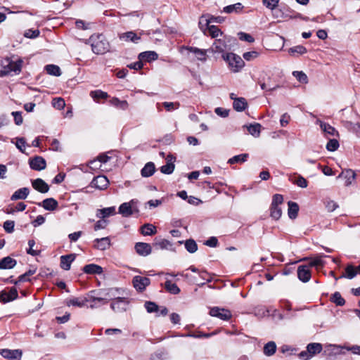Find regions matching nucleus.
<instances>
[{"instance_id":"nucleus-1","label":"nucleus","mask_w":360,"mask_h":360,"mask_svg":"<svg viewBox=\"0 0 360 360\" xmlns=\"http://www.w3.org/2000/svg\"><path fill=\"white\" fill-rule=\"evenodd\" d=\"M92 51L97 55L104 54L110 50V44L102 34H94L89 39Z\"/></svg>"},{"instance_id":"nucleus-2","label":"nucleus","mask_w":360,"mask_h":360,"mask_svg":"<svg viewBox=\"0 0 360 360\" xmlns=\"http://www.w3.org/2000/svg\"><path fill=\"white\" fill-rule=\"evenodd\" d=\"M22 64L23 60L21 58H18L16 60H13L11 58H5L1 63L2 69L0 70V76H6L12 72L15 75L20 74Z\"/></svg>"},{"instance_id":"nucleus-3","label":"nucleus","mask_w":360,"mask_h":360,"mask_svg":"<svg viewBox=\"0 0 360 360\" xmlns=\"http://www.w3.org/2000/svg\"><path fill=\"white\" fill-rule=\"evenodd\" d=\"M222 58L228 63L233 72H239L245 65V62L240 56L233 53H226L222 55Z\"/></svg>"},{"instance_id":"nucleus-4","label":"nucleus","mask_w":360,"mask_h":360,"mask_svg":"<svg viewBox=\"0 0 360 360\" xmlns=\"http://www.w3.org/2000/svg\"><path fill=\"white\" fill-rule=\"evenodd\" d=\"M323 346L321 343L312 342L307 346V349L299 353L298 356L303 360H309L314 355L321 352Z\"/></svg>"},{"instance_id":"nucleus-5","label":"nucleus","mask_w":360,"mask_h":360,"mask_svg":"<svg viewBox=\"0 0 360 360\" xmlns=\"http://www.w3.org/2000/svg\"><path fill=\"white\" fill-rule=\"evenodd\" d=\"M132 284L137 292H143L150 285V279L145 276H135L132 278Z\"/></svg>"},{"instance_id":"nucleus-6","label":"nucleus","mask_w":360,"mask_h":360,"mask_svg":"<svg viewBox=\"0 0 360 360\" xmlns=\"http://www.w3.org/2000/svg\"><path fill=\"white\" fill-rule=\"evenodd\" d=\"M129 303L127 298L118 297L112 300L110 307L115 312H123L127 310Z\"/></svg>"},{"instance_id":"nucleus-7","label":"nucleus","mask_w":360,"mask_h":360,"mask_svg":"<svg viewBox=\"0 0 360 360\" xmlns=\"http://www.w3.org/2000/svg\"><path fill=\"white\" fill-rule=\"evenodd\" d=\"M18 297V292L15 287L10 288L7 292L6 290L0 291V302L6 304L16 300Z\"/></svg>"},{"instance_id":"nucleus-8","label":"nucleus","mask_w":360,"mask_h":360,"mask_svg":"<svg viewBox=\"0 0 360 360\" xmlns=\"http://www.w3.org/2000/svg\"><path fill=\"white\" fill-rule=\"evenodd\" d=\"M210 314L212 316L217 317L223 321H228L232 316L230 310L218 307H212L210 311Z\"/></svg>"},{"instance_id":"nucleus-9","label":"nucleus","mask_w":360,"mask_h":360,"mask_svg":"<svg viewBox=\"0 0 360 360\" xmlns=\"http://www.w3.org/2000/svg\"><path fill=\"white\" fill-rule=\"evenodd\" d=\"M227 44L224 39H215L212 46L207 49L209 53L226 54L224 52L227 49Z\"/></svg>"},{"instance_id":"nucleus-10","label":"nucleus","mask_w":360,"mask_h":360,"mask_svg":"<svg viewBox=\"0 0 360 360\" xmlns=\"http://www.w3.org/2000/svg\"><path fill=\"white\" fill-rule=\"evenodd\" d=\"M108 184L109 181L105 176L98 175L92 179L90 186L98 190H105L108 188Z\"/></svg>"},{"instance_id":"nucleus-11","label":"nucleus","mask_w":360,"mask_h":360,"mask_svg":"<svg viewBox=\"0 0 360 360\" xmlns=\"http://www.w3.org/2000/svg\"><path fill=\"white\" fill-rule=\"evenodd\" d=\"M323 257H329V256L321 254L313 258L304 257L302 260H308L309 262L307 265L309 266V268L315 267L316 269H319L323 268L325 265V262L322 259Z\"/></svg>"},{"instance_id":"nucleus-12","label":"nucleus","mask_w":360,"mask_h":360,"mask_svg":"<svg viewBox=\"0 0 360 360\" xmlns=\"http://www.w3.org/2000/svg\"><path fill=\"white\" fill-rule=\"evenodd\" d=\"M0 354L9 360H21L22 352L20 349H0Z\"/></svg>"},{"instance_id":"nucleus-13","label":"nucleus","mask_w":360,"mask_h":360,"mask_svg":"<svg viewBox=\"0 0 360 360\" xmlns=\"http://www.w3.org/2000/svg\"><path fill=\"white\" fill-rule=\"evenodd\" d=\"M297 273L298 279L303 283L308 282L311 278L310 268L306 264L300 265L297 268Z\"/></svg>"},{"instance_id":"nucleus-14","label":"nucleus","mask_w":360,"mask_h":360,"mask_svg":"<svg viewBox=\"0 0 360 360\" xmlns=\"http://www.w3.org/2000/svg\"><path fill=\"white\" fill-rule=\"evenodd\" d=\"M29 165L32 169L41 171L46 167V162L44 158L41 156H35L29 160Z\"/></svg>"},{"instance_id":"nucleus-15","label":"nucleus","mask_w":360,"mask_h":360,"mask_svg":"<svg viewBox=\"0 0 360 360\" xmlns=\"http://www.w3.org/2000/svg\"><path fill=\"white\" fill-rule=\"evenodd\" d=\"M75 258L76 255L73 253L60 256V268L65 271L70 270L71 267V264L75 261Z\"/></svg>"},{"instance_id":"nucleus-16","label":"nucleus","mask_w":360,"mask_h":360,"mask_svg":"<svg viewBox=\"0 0 360 360\" xmlns=\"http://www.w3.org/2000/svg\"><path fill=\"white\" fill-rule=\"evenodd\" d=\"M134 249L136 253L141 256L146 257L152 252V248L149 243L139 242L135 244Z\"/></svg>"},{"instance_id":"nucleus-17","label":"nucleus","mask_w":360,"mask_h":360,"mask_svg":"<svg viewBox=\"0 0 360 360\" xmlns=\"http://www.w3.org/2000/svg\"><path fill=\"white\" fill-rule=\"evenodd\" d=\"M37 205L42 207L46 210L54 211L58 208V202L56 199L53 198H46L41 202H38Z\"/></svg>"},{"instance_id":"nucleus-18","label":"nucleus","mask_w":360,"mask_h":360,"mask_svg":"<svg viewBox=\"0 0 360 360\" xmlns=\"http://www.w3.org/2000/svg\"><path fill=\"white\" fill-rule=\"evenodd\" d=\"M94 248L100 250H105L108 249L111 245L110 239L109 237L96 238L94 240Z\"/></svg>"},{"instance_id":"nucleus-19","label":"nucleus","mask_w":360,"mask_h":360,"mask_svg":"<svg viewBox=\"0 0 360 360\" xmlns=\"http://www.w3.org/2000/svg\"><path fill=\"white\" fill-rule=\"evenodd\" d=\"M316 124H319L321 130L325 133L326 135L336 136H338V131L328 123L324 122L320 120H316Z\"/></svg>"},{"instance_id":"nucleus-20","label":"nucleus","mask_w":360,"mask_h":360,"mask_svg":"<svg viewBox=\"0 0 360 360\" xmlns=\"http://www.w3.org/2000/svg\"><path fill=\"white\" fill-rule=\"evenodd\" d=\"M32 187L41 193H46L49 190V186L41 179L38 178L32 181Z\"/></svg>"},{"instance_id":"nucleus-21","label":"nucleus","mask_w":360,"mask_h":360,"mask_svg":"<svg viewBox=\"0 0 360 360\" xmlns=\"http://www.w3.org/2000/svg\"><path fill=\"white\" fill-rule=\"evenodd\" d=\"M82 271H84V273H85L86 274H91V275H93V274L100 275L103 272L102 266L95 264H89L85 265L83 267Z\"/></svg>"},{"instance_id":"nucleus-22","label":"nucleus","mask_w":360,"mask_h":360,"mask_svg":"<svg viewBox=\"0 0 360 360\" xmlns=\"http://www.w3.org/2000/svg\"><path fill=\"white\" fill-rule=\"evenodd\" d=\"M17 264V261L9 257H5L0 260V269H11Z\"/></svg>"},{"instance_id":"nucleus-23","label":"nucleus","mask_w":360,"mask_h":360,"mask_svg":"<svg viewBox=\"0 0 360 360\" xmlns=\"http://www.w3.org/2000/svg\"><path fill=\"white\" fill-rule=\"evenodd\" d=\"M158 58V53L155 51H151L141 52L138 56L139 60H140L141 62H151L157 60Z\"/></svg>"},{"instance_id":"nucleus-24","label":"nucleus","mask_w":360,"mask_h":360,"mask_svg":"<svg viewBox=\"0 0 360 360\" xmlns=\"http://www.w3.org/2000/svg\"><path fill=\"white\" fill-rule=\"evenodd\" d=\"M357 274V267H355L352 264H348L345 268V274L341 275L339 278H335V281L342 278L352 279L356 276Z\"/></svg>"},{"instance_id":"nucleus-25","label":"nucleus","mask_w":360,"mask_h":360,"mask_svg":"<svg viewBox=\"0 0 360 360\" xmlns=\"http://www.w3.org/2000/svg\"><path fill=\"white\" fill-rule=\"evenodd\" d=\"M29 193L30 190L27 187L19 188L11 195V200L13 201L17 200H25L29 195Z\"/></svg>"},{"instance_id":"nucleus-26","label":"nucleus","mask_w":360,"mask_h":360,"mask_svg":"<svg viewBox=\"0 0 360 360\" xmlns=\"http://www.w3.org/2000/svg\"><path fill=\"white\" fill-rule=\"evenodd\" d=\"M120 39L125 41H131L136 44L141 40V37L138 36L134 32L129 31L120 34Z\"/></svg>"},{"instance_id":"nucleus-27","label":"nucleus","mask_w":360,"mask_h":360,"mask_svg":"<svg viewBox=\"0 0 360 360\" xmlns=\"http://www.w3.org/2000/svg\"><path fill=\"white\" fill-rule=\"evenodd\" d=\"M133 202V200L129 202H124L120 205L119 207V213L121 214L124 217H129L132 215L133 210L131 207V203Z\"/></svg>"},{"instance_id":"nucleus-28","label":"nucleus","mask_w":360,"mask_h":360,"mask_svg":"<svg viewBox=\"0 0 360 360\" xmlns=\"http://www.w3.org/2000/svg\"><path fill=\"white\" fill-rule=\"evenodd\" d=\"M186 49L190 52L193 53L199 60H206V54L208 52L207 49H200L197 47L192 46H187Z\"/></svg>"},{"instance_id":"nucleus-29","label":"nucleus","mask_w":360,"mask_h":360,"mask_svg":"<svg viewBox=\"0 0 360 360\" xmlns=\"http://www.w3.org/2000/svg\"><path fill=\"white\" fill-rule=\"evenodd\" d=\"M109 103L114 107L125 110L129 108V103L126 100L121 101L117 97H112Z\"/></svg>"},{"instance_id":"nucleus-30","label":"nucleus","mask_w":360,"mask_h":360,"mask_svg":"<svg viewBox=\"0 0 360 360\" xmlns=\"http://www.w3.org/2000/svg\"><path fill=\"white\" fill-rule=\"evenodd\" d=\"M288 214L290 219H295L297 218L299 212V205L297 202L289 201L288 202Z\"/></svg>"},{"instance_id":"nucleus-31","label":"nucleus","mask_w":360,"mask_h":360,"mask_svg":"<svg viewBox=\"0 0 360 360\" xmlns=\"http://www.w3.org/2000/svg\"><path fill=\"white\" fill-rule=\"evenodd\" d=\"M233 109L237 112H242L248 107V103L245 98H236L233 103Z\"/></svg>"},{"instance_id":"nucleus-32","label":"nucleus","mask_w":360,"mask_h":360,"mask_svg":"<svg viewBox=\"0 0 360 360\" xmlns=\"http://www.w3.org/2000/svg\"><path fill=\"white\" fill-rule=\"evenodd\" d=\"M155 172V164L149 162L145 165L141 171V174L143 177H150Z\"/></svg>"},{"instance_id":"nucleus-33","label":"nucleus","mask_w":360,"mask_h":360,"mask_svg":"<svg viewBox=\"0 0 360 360\" xmlns=\"http://www.w3.org/2000/svg\"><path fill=\"white\" fill-rule=\"evenodd\" d=\"M89 301L88 299H81L79 297H74L70 300H66L65 304L67 306H75L78 307H84L86 302Z\"/></svg>"},{"instance_id":"nucleus-34","label":"nucleus","mask_w":360,"mask_h":360,"mask_svg":"<svg viewBox=\"0 0 360 360\" xmlns=\"http://www.w3.org/2000/svg\"><path fill=\"white\" fill-rule=\"evenodd\" d=\"M179 244L184 243L186 250L190 253H194L198 250V245L193 239H188L185 241L179 240Z\"/></svg>"},{"instance_id":"nucleus-35","label":"nucleus","mask_w":360,"mask_h":360,"mask_svg":"<svg viewBox=\"0 0 360 360\" xmlns=\"http://www.w3.org/2000/svg\"><path fill=\"white\" fill-rule=\"evenodd\" d=\"M115 214V207H109L103 209H98L97 210L96 217H101L103 219L108 217L109 216L114 215Z\"/></svg>"},{"instance_id":"nucleus-36","label":"nucleus","mask_w":360,"mask_h":360,"mask_svg":"<svg viewBox=\"0 0 360 360\" xmlns=\"http://www.w3.org/2000/svg\"><path fill=\"white\" fill-rule=\"evenodd\" d=\"M249 158L248 153H242L240 155H235L229 159L227 163L233 165L236 163L242 164L248 160Z\"/></svg>"},{"instance_id":"nucleus-37","label":"nucleus","mask_w":360,"mask_h":360,"mask_svg":"<svg viewBox=\"0 0 360 360\" xmlns=\"http://www.w3.org/2000/svg\"><path fill=\"white\" fill-rule=\"evenodd\" d=\"M165 288L166 291L172 295H177L180 292V288L176 283H172L169 280H167L165 283Z\"/></svg>"},{"instance_id":"nucleus-38","label":"nucleus","mask_w":360,"mask_h":360,"mask_svg":"<svg viewBox=\"0 0 360 360\" xmlns=\"http://www.w3.org/2000/svg\"><path fill=\"white\" fill-rule=\"evenodd\" d=\"M91 97L96 102H98L99 99H107L109 98V95L107 92L103 91L102 90H95L90 92Z\"/></svg>"},{"instance_id":"nucleus-39","label":"nucleus","mask_w":360,"mask_h":360,"mask_svg":"<svg viewBox=\"0 0 360 360\" xmlns=\"http://www.w3.org/2000/svg\"><path fill=\"white\" fill-rule=\"evenodd\" d=\"M276 351V345L274 341L267 342L263 349L264 354L266 356H272Z\"/></svg>"},{"instance_id":"nucleus-40","label":"nucleus","mask_w":360,"mask_h":360,"mask_svg":"<svg viewBox=\"0 0 360 360\" xmlns=\"http://www.w3.org/2000/svg\"><path fill=\"white\" fill-rule=\"evenodd\" d=\"M143 236H152L156 233V227L151 224H146L141 227Z\"/></svg>"},{"instance_id":"nucleus-41","label":"nucleus","mask_w":360,"mask_h":360,"mask_svg":"<svg viewBox=\"0 0 360 360\" xmlns=\"http://www.w3.org/2000/svg\"><path fill=\"white\" fill-rule=\"evenodd\" d=\"M243 8V6L241 3H236L224 7L223 11L226 13H231L233 12L238 13L241 11Z\"/></svg>"},{"instance_id":"nucleus-42","label":"nucleus","mask_w":360,"mask_h":360,"mask_svg":"<svg viewBox=\"0 0 360 360\" xmlns=\"http://www.w3.org/2000/svg\"><path fill=\"white\" fill-rule=\"evenodd\" d=\"M262 125L259 123L250 124L248 127L249 133L255 137H259L260 135Z\"/></svg>"},{"instance_id":"nucleus-43","label":"nucleus","mask_w":360,"mask_h":360,"mask_svg":"<svg viewBox=\"0 0 360 360\" xmlns=\"http://www.w3.org/2000/svg\"><path fill=\"white\" fill-rule=\"evenodd\" d=\"M330 301L337 306L342 307L345 304V300L342 297L339 292H335L330 297Z\"/></svg>"},{"instance_id":"nucleus-44","label":"nucleus","mask_w":360,"mask_h":360,"mask_svg":"<svg viewBox=\"0 0 360 360\" xmlns=\"http://www.w3.org/2000/svg\"><path fill=\"white\" fill-rule=\"evenodd\" d=\"M46 72L50 75L60 76L61 75V70L58 65H47L45 66Z\"/></svg>"},{"instance_id":"nucleus-45","label":"nucleus","mask_w":360,"mask_h":360,"mask_svg":"<svg viewBox=\"0 0 360 360\" xmlns=\"http://www.w3.org/2000/svg\"><path fill=\"white\" fill-rule=\"evenodd\" d=\"M282 215V210L279 206H270V216L275 220H278Z\"/></svg>"},{"instance_id":"nucleus-46","label":"nucleus","mask_w":360,"mask_h":360,"mask_svg":"<svg viewBox=\"0 0 360 360\" xmlns=\"http://www.w3.org/2000/svg\"><path fill=\"white\" fill-rule=\"evenodd\" d=\"M307 49L304 46H302V45H298V46L291 47L288 50V53L291 56H295V53H297L298 55H302V54L307 53Z\"/></svg>"},{"instance_id":"nucleus-47","label":"nucleus","mask_w":360,"mask_h":360,"mask_svg":"<svg viewBox=\"0 0 360 360\" xmlns=\"http://www.w3.org/2000/svg\"><path fill=\"white\" fill-rule=\"evenodd\" d=\"M94 292H95V291L90 292V293H91L90 300H91L93 302L98 301V302H102L103 304H107L108 300L111 299V297H110V292H106L105 294V297H96V296L92 295V294Z\"/></svg>"},{"instance_id":"nucleus-48","label":"nucleus","mask_w":360,"mask_h":360,"mask_svg":"<svg viewBox=\"0 0 360 360\" xmlns=\"http://www.w3.org/2000/svg\"><path fill=\"white\" fill-rule=\"evenodd\" d=\"M144 307L148 313H153L159 311L158 305L151 301H146L144 304Z\"/></svg>"},{"instance_id":"nucleus-49","label":"nucleus","mask_w":360,"mask_h":360,"mask_svg":"<svg viewBox=\"0 0 360 360\" xmlns=\"http://www.w3.org/2000/svg\"><path fill=\"white\" fill-rule=\"evenodd\" d=\"M207 30L212 38H217L219 34H222V32L215 25H207Z\"/></svg>"},{"instance_id":"nucleus-50","label":"nucleus","mask_w":360,"mask_h":360,"mask_svg":"<svg viewBox=\"0 0 360 360\" xmlns=\"http://www.w3.org/2000/svg\"><path fill=\"white\" fill-rule=\"evenodd\" d=\"M339 146H340L339 142L337 139H330L326 144V149L328 151L333 152L338 149Z\"/></svg>"},{"instance_id":"nucleus-51","label":"nucleus","mask_w":360,"mask_h":360,"mask_svg":"<svg viewBox=\"0 0 360 360\" xmlns=\"http://www.w3.org/2000/svg\"><path fill=\"white\" fill-rule=\"evenodd\" d=\"M175 165L172 162H167L160 167V172L165 174H170L174 170Z\"/></svg>"},{"instance_id":"nucleus-52","label":"nucleus","mask_w":360,"mask_h":360,"mask_svg":"<svg viewBox=\"0 0 360 360\" xmlns=\"http://www.w3.org/2000/svg\"><path fill=\"white\" fill-rule=\"evenodd\" d=\"M292 75L296 79L302 84H307L308 82V77L305 73L302 71H294Z\"/></svg>"},{"instance_id":"nucleus-53","label":"nucleus","mask_w":360,"mask_h":360,"mask_svg":"<svg viewBox=\"0 0 360 360\" xmlns=\"http://www.w3.org/2000/svg\"><path fill=\"white\" fill-rule=\"evenodd\" d=\"M35 272H36V269H29L25 274L18 276V281H20V283L25 282V281H30V278H29V277L30 276H32L33 274H34Z\"/></svg>"},{"instance_id":"nucleus-54","label":"nucleus","mask_w":360,"mask_h":360,"mask_svg":"<svg viewBox=\"0 0 360 360\" xmlns=\"http://www.w3.org/2000/svg\"><path fill=\"white\" fill-rule=\"evenodd\" d=\"M35 245V241L33 239L28 240L29 248L27 249V253L32 256H38L40 254V251L33 250V247Z\"/></svg>"},{"instance_id":"nucleus-55","label":"nucleus","mask_w":360,"mask_h":360,"mask_svg":"<svg viewBox=\"0 0 360 360\" xmlns=\"http://www.w3.org/2000/svg\"><path fill=\"white\" fill-rule=\"evenodd\" d=\"M162 105L167 111H172L179 108L180 104L178 102H163Z\"/></svg>"},{"instance_id":"nucleus-56","label":"nucleus","mask_w":360,"mask_h":360,"mask_svg":"<svg viewBox=\"0 0 360 360\" xmlns=\"http://www.w3.org/2000/svg\"><path fill=\"white\" fill-rule=\"evenodd\" d=\"M154 245L159 247L160 249H168L172 246V243L167 239H160L159 241H156Z\"/></svg>"},{"instance_id":"nucleus-57","label":"nucleus","mask_w":360,"mask_h":360,"mask_svg":"<svg viewBox=\"0 0 360 360\" xmlns=\"http://www.w3.org/2000/svg\"><path fill=\"white\" fill-rule=\"evenodd\" d=\"M15 222L14 221L7 220L4 223V229L6 232L11 233L14 231Z\"/></svg>"},{"instance_id":"nucleus-58","label":"nucleus","mask_w":360,"mask_h":360,"mask_svg":"<svg viewBox=\"0 0 360 360\" xmlns=\"http://www.w3.org/2000/svg\"><path fill=\"white\" fill-rule=\"evenodd\" d=\"M259 52H257L256 51H248V52L244 53L243 56L245 60L250 61L252 59L257 58L259 56Z\"/></svg>"},{"instance_id":"nucleus-59","label":"nucleus","mask_w":360,"mask_h":360,"mask_svg":"<svg viewBox=\"0 0 360 360\" xmlns=\"http://www.w3.org/2000/svg\"><path fill=\"white\" fill-rule=\"evenodd\" d=\"M283 202V197L281 194H275L273 195L271 205L279 206Z\"/></svg>"},{"instance_id":"nucleus-60","label":"nucleus","mask_w":360,"mask_h":360,"mask_svg":"<svg viewBox=\"0 0 360 360\" xmlns=\"http://www.w3.org/2000/svg\"><path fill=\"white\" fill-rule=\"evenodd\" d=\"M279 0H263V4L271 10L278 6Z\"/></svg>"},{"instance_id":"nucleus-61","label":"nucleus","mask_w":360,"mask_h":360,"mask_svg":"<svg viewBox=\"0 0 360 360\" xmlns=\"http://www.w3.org/2000/svg\"><path fill=\"white\" fill-rule=\"evenodd\" d=\"M342 174H345V176L347 179L349 184H351V180H354L356 176L354 172L352 169H347L345 172H342V174L339 175V177H340Z\"/></svg>"},{"instance_id":"nucleus-62","label":"nucleus","mask_w":360,"mask_h":360,"mask_svg":"<svg viewBox=\"0 0 360 360\" xmlns=\"http://www.w3.org/2000/svg\"><path fill=\"white\" fill-rule=\"evenodd\" d=\"M25 144L26 141L24 138H17L15 146L20 152L25 153Z\"/></svg>"},{"instance_id":"nucleus-63","label":"nucleus","mask_w":360,"mask_h":360,"mask_svg":"<svg viewBox=\"0 0 360 360\" xmlns=\"http://www.w3.org/2000/svg\"><path fill=\"white\" fill-rule=\"evenodd\" d=\"M12 115L14 118V122L16 125H20L22 124L23 119L22 117V112L19 111L12 112Z\"/></svg>"},{"instance_id":"nucleus-64","label":"nucleus","mask_w":360,"mask_h":360,"mask_svg":"<svg viewBox=\"0 0 360 360\" xmlns=\"http://www.w3.org/2000/svg\"><path fill=\"white\" fill-rule=\"evenodd\" d=\"M53 105L58 109H62L65 105V101L62 98H54L53 100Z\"/></svg>"}]
</instances>
